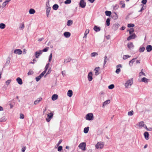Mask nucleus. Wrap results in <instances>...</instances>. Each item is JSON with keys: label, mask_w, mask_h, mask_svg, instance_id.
Returning a JSON list of instances; mask_svg holds the SVG:
<instances>
[{"label": "nucleus", "mask_w": 152, "mask_h": 152, "mask_svg": "<svg viewBox=\"0 0 152 152\" xmlns=\"http://www.w3.org/2000/svg\"><path fill=\"white\" fill-rule=\"evenodd\" d=\"M110 100H107L104 102L103 106L106 105L110 103Z\"/></svg>", "instance_id": "c756f323"}, {"label": "nucleus", "mask_w": 152, "mask_h": 152, "mask_svg": "<svg viewBox=\"0 0 152 152\" xmlns=\"http://www.w3.org/2000/svg\"><path fill=\"white\" fill-rule=\"evenodd\" d=\"M46 72V71H44L39 75L42 77L44 75Z\"/></svg>", "instance_id": "0e129e2a"}, {"label": "nucleus", "mask_w": 152, "mask_h": 152, "mask_svg": "<svg viewBox=\"0 0 152 152\" xmlns=\"http://www.w3.org/2000/svg\"><path fill=\"white\" fill-rule=\"evenodd\" d=\"M10 57H8L7 58V60L6 61V63L5 64L6 65H8L10 63Z\"/></svg>", "instance_id": "72a5a7b5"}, {"label": "nucleus", "mask_w": 152, "mask_h": 152, "mask_svg": "<svg viewBox=\"0 0 152 152\" xmlns=\"http://www.w3.org/2000/svg\"><path fill=\"white\" fill-rule=\"evenodd\" d=\"M34 74V72L30 70L27 73L28 75H32Z\"/></svg>", "instance_id": "bf43d9fd"}, {"label": "nucleus", "mask_w": 152, "mask_h": 152, "mask_svg": "<svg viewBox=\"0 0 152 152\" xmlns=\"http://www.w3.org/2000/svg\"><path fill=\"white\" fill-rule=\"evenodd\" d=\"M110 19L109 18H107L106 20V25L109 26H110Z\"/></svg>", "instance_id": "f704fd0d"}, {"label": "nucleus", "mask_w": 152, "mask_h": 152, "mask_svg": "<svg viewBox=\"0 0 152 152\" xmlns=\"http://www.w3.org/2000/svg\"><path fill=\"white\" fill-rule=\"evenodd\" d=\"M85 119L88 121L93 120L94 119V116L93 113H89L87 114L86 115Z\"/></svg>", "instance_id": "f257e3e1"}, {"label": "nucleus", "mask_w": 152, "mask_h": 152, "mask_svg": "<svg viewBox=\"0 0 152 152\" xmlns=\"http://www.w3.org/2000/svg\"><path fill=\"white\" fill-rule=\"evenodd\" d=\"M112 6L113 7V9L114 10H117L119 7V6L118 4H116L115 5H113Z\"/></svg>", "instance_id": "473e14b6"}, {"label": "nucleus", "mask_w": 152, "mask_h": 152, "mask_svg": "<svg viewBox=\"0 0 152 152\" xmlns=\"http://www.w3.org/2000/svg\"><path fill=\"white\" fill-rule=\"evenodd\" d=\"M145 49V48L142 47H140L139 49V51L140 52H144Z\"/></svg>", "instance_id": "a18cd8bd"}, {"label": "nucleus", "mask_w": 152, "mask_h": 152, "mask_svg": "<svg viewBox=\"0 0 152 152\" xmlns=\"http://www.w3.org/2000/svg\"><path fill=\"white\" fill-rule=\"evenodd\" d=\"M134 47V46L132 42H131L128 43L127 44V47L129 49H131L132 48H133Z\"/></svg>", "instance_id": "5701e85b"}, {"label": "nucleus", "mask_w": 152, "mask_h": 152, "mask_svg": "<svg viewBox=\"0 0 152 152\" xmlns=\"http://www.w3.org/2000/svg\"><path fill=\"white\" fill-rule=\"evenodd\" d=\"M88 79L89 81H91L93 79L92 72H90L88 75Z\"/></svg>", "instance_id": "6e6552de"}, {"label": "nucleus", "mask_w": 152, "mask_h": 152, "mask_svg": "<svg viewBox=\"0 0 152 152\" xmlns=\"http://www.w3.org/2000/svg\"><path fill=\"white\" fill-rule=\"evenodd\" d=\"M147 52H150L152 50V46L151 45H148L146 48Z\"/></svg>", "instance_id": "9b49d317"}, {"label": "nucleus", "mask_w": 152, "mask_h": 152, "mask_svg": "<svg viewBox=\"0 0 152 152\" xmlns=\"http://www.w3.org/2000/svg\"><path fill=\"white\" fill-rule=\"evenodd\" d=\"M111 17L114 20H116L118 18V15L115 12H114L112 14Z\"/></svg>", "instance_id": "2eb2a0df"}, {"label": "nucleus", "mask_w": 152, "mask_h": 152, "mask_svg": "<svg viewBox=\"0 0 152 152\" xmlns=\"http://www.w3.org/2000/svg\"><path fill=\"white\" fill-rule=\"evenodd\" d=\"M29 12L30 14H33L35 13V11L34 9L31 8L29 10Z\"/></svg>", "instance_id": "bb28decb"}, {"label": "nucleus", "mask_w": 152, "mask_h": 152, "mask_svg": "<svg viewBox=\"0 0 152 152\" xmlns=\"http://www.w3.org/2000/svg\"><path fill=\"white\" fill-rule=\"evenodd\" d=\"M127 31H129V34H132V33L134 32V29L132 28H131L130 30H128Z\"/></svg>", "instance_id": "ea45409f"}, {"label": "nucleus", "mask_w": 152, "mask_h": 152, "mask_svg": "<svg viewBox=\"0 0 152 152\" xmlns=\"http://www.w3.org/2000/svg\"><path fill=\"white\" fill-rule=\"evenodd\" d=\"M73 23V21L71 20H69L67 22V25L68 26H70Z\"/></svg>", "instance_id": "2f4dec72"}, {"label": "nucleus", "mask_w": 152, "mask_h": 152, "mask_svg": "<svg viewBox=\"0 0 152 152\" xmlns=\"http://www.w3.org/2000/svg\"><path fill=\"white\" fill-rule=\"evenodd\" d=\"M89 128L88 126L85 128L83 130L85 134L87 133L88 132Z\"/></svg>", "instance_id": "a878e982"}, {"label": "nucleus", "mask_w": 152, "mask_h": 152, "mask_svg": "<svg viewBox=\"0 0 152 152\" xmlns=\"http://www.w3.org/2000/svg\"><path fill=\"white\" fill-rule=\"evenodd\" d=\"M139 126L141 127H143L145 125L144 124V122L143 121H142L139 123Z\"/></svg>", "instance_id": "e433bc0d"}, {"label": "nucleus", "mask_w": 152, "mask_h": 152, "mask_svg": "<svg viewBox=\"0 0 152 152\" xmlns=\"http://www.w3.org/2000/svg\"><path fill=\"white\" fill-rule=\"evenodd\" d=\"M133 78L129 80L125 84V86L126 87H128L129 86H131L133 83Z\"/></svg>", "instance_id": "423d86ee"}, {"label": "nucleus", "mask_w": 152, "mask_h": 152, "mask_svg": "<svg viewBox=\"0 0 152 152\" xmlns=\"http://www.w3.org/2000/svg\"><path fill=\"white\" fill-rule=\"evenodd\" d=\"M114 85L113 84H111L110 85H109L108 87V88L109 89H113V88H114Z\"/></svg>", "instance_id": "3c124183"}, {"label": "nucleus", "mask_w": 152, "mask_h": 152, "mask_svg": "<svg viewBox=\"0 0 152 152\" xmlns=\"http://www.w3.org/2000/svg\"><path fill=\"white\" fill-rule=\"evenodd\" d=\"M144 136L146 140H148L149 139V134L148 132H145L144 133Z\"/></svg>", "instance_id": "ddd939ff"}, {"label": "nucleus", "mask_w": 152, "mask_h": 152, "mask_svg": "<svg viewBox=\"0 0 152 152\" xmlns=\"http://www.w3.org/2000/svg\"><path fill=\"white\" fill-rule=\"evenodd\" d=\"M42 77L39 75V76L36 77L35 78L37 82H38L41 79Z\"/></svg>", "instance_id": "c03bdc74"}, {"label": "nucleus", "mask_w": 152, "mask_h": 152, "mask_svg": "<svg viewBox=\"0 0 152 152\" xmlns=\"http://www.w3.org/2000/svg\"><path fill=\"white\" fill-rule=\"evenodd\" d=\"M58 5L57 4H55L53 6L52 8L54 10H56L58 9Z\"/></svg>", "instance_id": "b1692460"}, {"label": "nucleus", "mask_w": 152, "mask_h": 152, "mask_svg": "<svg viewBox=\"0 0 152 152\" xmlns=\"http://www.w3.org/2000/svg\"><path fill=\"white\" fill-rule=\"evenodd\" d=\"M113 27H114L115 30H117L118 28V24L117 23L114 24L113 25Z\"/></svg>", "instance_id": "79ce46f5"}, {"label": "nucleus", "mask_w": 152, "mask_h": 152, "mask_svg": "<svg viewBox=\"0 0 152 152\" xmlns=\"http://www.w3.org/2000/svg\"><path fill=\"white\" fill-rule=\"evenodd\" d=\"M49 63L47 64L45 66V70L44 71H47L48 69V67H49Z\"/></svg>", "instance_id": "603ef678"}, {"label": "nucleus", "mask_w": 152, "mask_h": 152, "mask_svg": "<svg viewBox=\"0 0 152 152\" xmlns=\"http://www.w3.org/2000/svg\"><path fill=\"white\" fill-rule=\"evenodd\" d=\"M143 70V69L142 70V71L140 72L139 73V76H141L142 75H143L144 76L145 75V73H144L143 72H142V71Z\"/></svg>", "instance_id": "69168bd1"}, {"label": "nucleus", "mask_w": 152, "mask_h": 152, "mask_svg": "<svg viewBox=\"0 0 152 152\" xmlns=\"http://www.w3.org/2000/svg\"><path fill=\"white\" fill-rule=\"evenodd\" d=\"M107 56H105L104 57V66L107 63Z\"/></svg>", "instance_id": "864d4df0"}, {"label": "nucleus", "mask_w": 152, "mask_h": 152, "mask_svg": "<svg viewBox=\"0 0 152 152\" xmlns=\"http://www.w3.org/2000/svg\"><path fill=\"white\" fill-rule=\"evenodd\" d=\"M104 146V143L103 142H99L96 144L95 145L96 148L97 149L103 148Z\"/></svg>", "instance_id": "f03ea898"}, {"label": "nucleus", "mask_w": 152, "mask_h": 152, "mask_svg": "<svg viewBox=\"0 0 152 152\" xmlns=\"http://www.w3.org/2000/svg\"><path fill=\"white\" fill-rule=\"evenodd\" d=\"M11 81V79H10V80H7L5 82L6 85L7 86H8L10 83Z\"/></svg>", "instance_id": "8fccbe9b"}, {"label": "nucleus", "mask_w": 152, "mask_h": 152, "mask_svg": "<svg viewBox=\"0 0 152 152\" xmlns=\"http://www.w3.org/2000/svg\"><path fill=\"white\" fill-rule=\"evenodd\" d=\"M21 28V29H23L24 28V25L23 23H22L21 25L19 27Z\"/></svg>", "instance_id": "680f3d73"}, {"label": "nucleus", "mask_w": 152, "mask_h": 152, "mask_svg": "<svg viewBox=\"0 0 152 152\" xmlns=\"http://www.w3.org/2000/svg\"><path fill=\"white\" fill-rule=\"evenodd\" d=\"M52 58V53H51L49 56L48 61L50 62L51 61Z\"/></svg>", "instance_id": "13d9d810"}, {"label": "nucleus", "mask_w": 152, "mask_h": 152, "mask_svg": "<svg viewBox=\"0 0 152 152\" xmlns=\"http://www.w3.org/2000/svg\"><path fill=\"white\" fill-rule=\"evenodd\" d=\"M105 15L107 16H110L111 15L112 13L110 11H106L105 12Z\"/></svg>", "instance_id": "393cba45"}, {"label": "nucleus", "mask_w": 152, "mask_h": 152, "mask_svg": "<svg viewBox=\"0 0 152 152\" xmlns=\"http://www.w3.org/2000/svg\"><path fill=\"white\" fill-rule=\"evenodd\" d=\"M141 6H142V7L141 9H140V10L138 11L139 12H142V11L143 10H144V9H145V7H144L143 5H142V4H141Z\"/></svg>", "instance_id": "09e8293b"}, {"label": "nucleus", "mask_w": 152, "mask_h": 152, "mask_svg": "<svg viewBox=\"0 0 152 152\" xmlns=\"http://www.w3.org/2000/svg\"><path fill=\"white\" fill-rule=\"evenodd\" d=\"M96 55H98V54L96 52H93L91 53V56L92 57H94L96 56Z\"/></svg>", "instance_id": "052dcab7"}, {"label": "nucleus", "mask_w": 152, "mask_h": 152, "mask_svg": "<svg viewBox=\"0 0 152 152\" xmlns=\"http://www.w3.org/2000/svg\"><path fill=\"white\" fill-rule=\"evenodd\" d=\"M78 147L80 149L83 151H85L86 148V144L84 142L81 143L79 145Z\"/></svg>", "instance_id": "39448f33"}, {"label": "nucleus", "mask_w": 152, "mask_h": 152, "mask_svg": "<svg viewBox=\"0 0 152 152\" xmlns=\"http://www.w3.org/2000/svg\"><path fill=\"white\" fill-rule=\"evenodd\" d=\"M89 30L88 29H86L85 32V33H84V36L83 37V38H86L87 37V34L89 33Z\"/></svg>", "instance_id": "c85d7f7f"}, {"label": "nucleus", "mask_w": 152, "mask_h": 152, "mask_svg": "<svg viewBox=\"0 0 152 152\" xmlns=\"http://www.w3.org/2000/svg\"><path fill=\"white\" fill-rule=\"evenodd\" d=\"M50 6V5L49 4V1L48 0L46 2V7H51Z\"/></svg>", "instance_id": "5fc2aeb1"}, {"label": "nucleus", "mask_w": 152, "mask_h": 152, "mask_svg": "<svg viewBox=\"0 0 152 152\" xmlns=\"http://www.w3.org/2000/svg\"><path fill=\"white\" fill-rule=\"evenodd\" d=\"M6 27V25L4 23H1L0 24V28L1 29H4Z\"/></svg>", "instance_id": "7c9ffc66"}, {"label": "nucleus", "mask_w": 152, "mask_h": 152, "mask_svg": "<svg viewBox=\"0 0 152 152\" xmlns=\"http://www.w3.org/2000/svg\"><path fill=\"white\" fill-rule=\"evenodd\" d=\"M137 57L135 58H133L132 60H131L129 62V64L130 66H132V65L133 63L135 61V60L137 59Z\"/></svg>", "instance_id": "412c9836"}, {"label": "nucleus", "mask_w": 152, "mask_h": 152, "mask_svg": "<svg viewBox=\"0 0 152 152\" xmlns=\"http://www.w3.org/2000/svg\"><path fill=\"white\" fill-rule=\"evenodd\" d=\"M79 5L80 7L81 8H85L86 5V3L85 1V0H81L80 1Z\"/></svg>", "instance_id": "20e7f679"}, {"label": "nucleus", "mask_w": 152, "mask_h": 152, "mask_svg": "<svg viewBox=\"0 0 152 152\" xmlns=\"http://www.w3.org/2000/svg\"><path fill=\"white\" fill-rule=\"evenodd\" d=\"M134 25L133 23L128 24L127 25V26L129 28L133 27H134Z\"/></svg>", "instance_id": "de8ad7c7"}, {"label": "nucleus", "mask_w": 152, "mask_h": 152, "mask_svg": "<svg viewBox=\"0 0 152 152\" xmlns=\"http://www.w3.org/2000/svg\"><path fill=\"white\" fill-rule=\"evenodd\" d=\"M53 114L52 113H50L47 114V117L46 119V121L48 122H49L51 119L53 117Z\"/></svg>", "instance_id": "7ed1b4c3"}, {"label": "nucleus", "mask_w": 152, "mask_h": 152, "mask_svg": "<svg viewBox=\"0 0 152 152\" xmlns=\"http://www.w3.org/2000/svg\"><path fill=\"white\" fill-rule=\"evenodd\" d=\"M26 146H23V148H22V152H24L26 149Z\"/></svg>", "instance_id": "774afa93"}, {"label": "nucleus", "mask_w": 152, "mask_h": 152, "mask_svg": "<svg viewBox=\"0 0 152 152\" xmlns=\"http://www.w3.org/2000/svg\"><path fill=\"white\" fill-rule=\"evenodd\" d=\"M51 7H47L46 8V13H49L50 12V10H51Z\"/></svg>", "instance_id": "4d7b16f0"}, {"label": "nucleus", "mask_w": 152, "mask_h": 152, "mask_svg": "<svg viewBox=\"0 0 152 152\" xmlns=\"http://www.w3.org/2000/svg\"><path fill=\"white\" fill-rule=\"evenodd\" d=\"M8 1H4V2L2 4V6H1V7L2 8H4V7L7 4H8Z\"/></svg>", "instance_id": "c9c22d12"}, {"label": "nucleus", "mask_w": 152, "mask_h": 152, "mask_svg": "<svg viewBox=\"0 0 152 152\" xmlns=\"http://www.w3.org/2000/svg\"><path fill=\"white\" fill-rule=\"evenodd\" d=\"M136 35H135V34L134 33L133 34L127 37V40L129 41L131 39H134L136 38Z\"/></svg>", "instance_id": "0eeeda50"}, {"label": "nucleus", "mask_w": 152, "mask_h": 152, "mask_svg": "<svg viewBox=\"0 0 152 152\" xmlns=\"http://www.w3.org/2000/svg\"><path fill=\"white\" fill-rule=\"evenodd\" d=\"M16 81L20 85H21L23 84L22 80L19 77H18L16 79Z\"/></svg>", "instance_id": "f3484780"}, {"label": "nucleus", "mask_w": 152, "mask_h": 152, "mask_svg": "<svg viewBox=\"0 0 152 152\" xmlns=\"http://www.w3.org/2000/svg\"><path fill=\"white\" fill-rule=\"evenodd\" d=\"M120 71H121L120 69L118 68L116 69L115 72L117 74H118L120 72Z\"/></svg>", "instance_id": "e2e57ef3"}, {"label": "nucleus", "mask_w": 152, "mask_h": 152, "mask_svg": "<svg viewBox=\"0 0 152 152\" xmlns=\"http://www.w3.org/2000/svg\"><path fill=\"white\" fill-rule=\"evenodd\" d=\"M120 5H121L122 6L121 7V8H124L125 7V1H121L119 2Z\"/></svg>", "instance_id": "a211bd4d"}, {"label": "nucleus", "mask_w": 152, "mask_h": 152, "mask_svg": "<svg viewBox=\"0 0 152 152\" xmlns=\"http://www.w3.org/2000/svg\"><path fill=\"white\" fill-rule=\"evenodd\" d=\"M58 95L56 94H54L53 95L52 97V99L53 101H55L58 98Z\"/></svg>", "instance_id": "6ab92c4d"}, {"label": "nucleus", "mask_w": 152, "mask_h": 152, "mask_svg": "<svg viewBox=\"0 0 152 152\" xmlns=\"http://www.w3.org/2000/svg\"><path fill=\"white\" fill-rule=\"evenodd\" d=\"M49 48V47H46L43 49L42 50H41L42 53V52H47Z\"/></svg>", "instance_id": "a19ab883"}, {"label": "nucleus", "mask_w": 152, "mask_h": 152, "mask_svg": "<svg viewBox=\"0 0 152 152\" xmlns=\"http://www.w3.org/2000/svg\"><path fill=\"white\" fill-rule=\"evenodd\" d=\"M64 36L66 38L69 37L71 35V33L69 32H65L64 33Z\"/></svg>", "instance_id": "f8f14e48"}, {"label": "nucleus", "mask_w": 152, "mask_h": 152, "mask_svg": "<svg viewBox=\"0 0 152 152\" xmlns=\"http://www.w3.org/2000/svg\"><path fill=\"white\" fill-rule=\"evenodd\" d=\"M22 51L20 49H16L14 51V53L20 55L22 54Z\"/></svg>", "instance_id": "9d476101"}, {"label": "nucleus", "mask_w": 152, "mask_h": 152, "mask_svg": "<svg viewBox=\"0 0 152 152\" xmlns=\"http://www.w3.org/2000/svg\"><path fill=\"white\" fill-rule=\"evenodd\" d=\"M148 79L145 77H143L141 79V81L145 83H147L148 82Z\"/></svg>", "instance_id": "cd10ccee"}, {"label": "nucleus", "mask_w": 152, "mask_h": 152, "mask_svg": "<svg viewBox=\"0 0 152 152\" xmlns=\"http://www.w3.org/2000/svg\"><path fill=\"white\" fill-rule=\"evenodd\" d=\"M71 60H72V58H70V57L66 58L64 60V63L66 64L67 63L70 62Z\"/></svg>", "instance_id": "aec40b11"}, {"label": "nucleus", "mask_w": 152, "mask_h": 152, "mask_svg": "<svg viewBox=\"0 0 152 152\" xmlns=\"http://www.w3.org/2000/svg\"><path fill=\"white\" fill-rule=\"evenodd\" d=\"M42 54L41 50H39L35 52L34 55L36 58H38Z\"/></svg>", "instance_id": "1a4fd4ad"}, {"label": "nucleus", "mask_w": 152, "mask_h": 152, "mask_svg": "<svg viewBox=\"0 0 152 152\" xmlns=\"http://www.w3.org/2000/svg\"><path fill=\"white\" fill-rule=\"evenodd\" d=\"M42 99V98L41 97L38 98L34 102V104L35 105L37 104Z\"/></svg>", "instance_id": "4468645a"}, {"label": "nucleus", "mask_w": 152, "mask_h": 152, "mask_svg": "<svg viewBox=\"0 0 152 152\" xmlns=\"http://www.w3.org/2000/svg\"><path fill=\"white\" fill-rule=\"evenodd\" d=\"M94 29L95 31L97 32L100 31L101 28L100 27H98L97 26L95 25L94 28Z\"/></svg>", "instance_id": "dca6fc26"}, {"label": "nucleus", "mask_w": 152, "mask_h": 152, "mask_svg": "<svg viewBox=\"0 0 152 152\" xmlns=\"http://www.w3.org/2000/svg\"><path fill=\"white\" fill-rule=\"evenodd\" d=\"M7 120L5 117H3L0 119V121L1 122H5Z\"/></svg>", "instance_id": "4c0bfd02"}, {"label": "nucleus", "mask_w": 152, "mask_h": 152, "mask_svg": "<svg viewBox=\"0 0 152 152\" xmlns=\"http://www.w3.org/2000/svg\"><path fill=\"white\" fill-rule=\"evenodd\" d=\"M73 94V92L72 90H69L68 91L67 95L69 97H71L72 96Z\"/></svg>", "instance_id": "4be33fe9"}, {"label": "nucleus", "mask_w": 152, "mask_h": 152, "mask_svg": "<svg viewBox=\"0 0 152 152\" xmlns=\"http://www.w3.org/2000/svg\"><path fill=\"white\" fill-rule=\"evenodd\" d=\"M147 2V0H142L141 3L143 4H145Z\"/></svg>", "instance_id": "338daca9"}, {"label": "nucleus", "mask_w": 152, "mask_h": 152, "mask_svg": "<svg viewBox=\"0 0 152 152\" xmlns=\"http://www.w3.org/2000/svg\"><path fill=\"white\" fill-rule=\"evenodd\" d=\"M71 0H66V1H65L64 2V4H70L71 3Z\"/></svg>", "instance_id": "37998d69"}, {"label": "nucleus", "mask_w": 152, "mask_h": 152, "mask_svg": "<svg viewBox=\"0 0 152 152\" xmlns=\"http://www.w3.org/2000/svg\"><path fill=\"white\" fill-rule=\"evenodd\" d=\"M58 151H61L63 150V147L61 146H59L58 148Z\"/></svg>", "instance_id": "49530a36"}, {"label": "nucleus", "mask_w": 152, "mask_h": 152, "mask_svg": "<svg viewBox=\"0 0 152 152\" xmlns=\"http://www.w3.org/2000/svg\"><path fill=\"white\" fill-rule=\"evenodd\" d=\"M131 57V56H129V55H124L123 56V58L124 60L128 58H129Z\"/></svg>", "instance_id": "58836bf2"}, {"label": "nucleus", "mask_w": 152, "mask_h": 152, "mask_svg": "<svg viewBox=\"0 0 152 152\" xmlns=\"http://www.w3.org/2000/svg\"><path fill=\"white\" fill-rule=\"evenodd\" d=\"M133 110H131L130 111H129L128 113V115H129L131 116L133 115Z\"/></svg>", "instance_id": "6e6d98bb"}]
</instances>
